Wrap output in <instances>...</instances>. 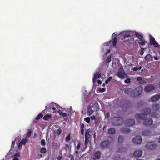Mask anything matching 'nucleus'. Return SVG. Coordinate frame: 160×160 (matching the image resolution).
<instances>
[{"instance_id":"obj_56","label":"nucleus","mask_w":160,"mask_h":160,"mask_svg":"<svg viewBox=\"0 0 160 160\" xmlns=\"http://www.w3.org/2000/svg\"><path fill=\"white\" fill-rule=\"evenodd\" d=\"M97 82L98 84H102V82L101 80H97Z\"/></svg>"},{"instance_id":"obj_21","label":"nucleus","mask_w":160,"mask_h":160,"mask_svg":"<svg viewBox=\"0 0 160 160\" xmlns=\"http://www.w3.org/2000/svg\"><path fill=\"white\" fill-rule=\"evenodd\" d=\"M95 112L94 110H92L90 107H89L87 109V114L89 116L91 115Z\"/></svg>"},{"instance_id":"obj_42","label":"nucleus","mask_w":160,"mask_h":160,"mask_svg":"<svg viewBox=\"0 0 160 160\" xmlns=\"http://www.w3.org/2000/svg\"><path fill=\"white\" fill-rule=\"evenodd\" d=\"M27 142V140L26 139H22L21 141L22 143L23 144V145H25L26 142Z\"/></svg>"},{"instance_id":"obj_46","label":"nucleus","mask_w":160,"mask_h":160,"mask_svg":"<svg viewBox=\"0 0 160 160\" xmlns=\"http://www.w3.org/2000/svg\"><path fill=\"white\" fill-rule=\"evenodd\" d=\"M31 135V132L30 131H29L27 134V137L28 138H29Z\"/></svg>"},{"instance_id":"obj_30","label":"nucleus","mask_w":160,"mask_h":160,"mask_svg":"<svg viewBox=\"0 0 160 160\" xmlns=\"http://www.w3.org/2000/svg\"><path fill=\"white\" fill-rule=\"evenodd\" d=\"M118 152H123L126 151V148L124 147H122L119 148L118 150Z\"/></svg>"},{"instance_id":"obj_25","label":"nucleus","mask_w":160,"mask_h":160,"mask_svg":"<svg viewBox=\"0 0 160 160\" xmlns=\"http://www.w3.org/2000/svg\"><path fill=\"white\" fill-rule=\"evenodd\" d=\"M43 114L40 113L38 114V116L34 120V122H37L42 117Z\"/></svg>"},{"instance_id":"obj_15","label":"nucleus","mask_w":160,"mask_h":160,"mask_svg":"<svg viewBox=\"0 0 160 160\" xmlns=\"http://www.w3.org/2000/svg\"><path fill=\"white\" fill-rule=\"evenodd\" d=\"M101 76V75L98 72H96L94 75V77L93 78V82L94 83L96 82L97 78H99Z\"/></svg>"},{"instance_id":"obj_26","label":"nucleus","mask_w":160,"mask_h":160,"mask_svg":"<svg viewBox=\"0 0 160 160\" xmlns=\"http://www.w3.org/2000/svg\"><path fill=\"white\" fill-rule=\"evenodd\" d=\"M58 112L59 113L60 115L63 117H67L68 116L67 113L62 112L60 110L58 111Z\"/></svg>"},{"instance_id":"obj_11","label":"nucleus","mask_w":160,"mask_h":160,"mask_svg":"<svg viewBox=\"0 0 160 160\" xmlns=\"http://www.w3.org/2000/svg\"><path fill=\"white\" fill-rule=\"evenodd\" d=\"M101 153L99 151L95 152L93 155V159L94 160L99 159L101 157Z\"/></svg>"},{"instance_id":"obj_32","label":"nucleus","mask_w":160,"mask_h":160,"mask_svg":"<svg viewBox=\"0 0 160 160\" xmlns=\"http://www.w3.org/2000/svg\"><path fill=\"white\" fill-rule=\"evenodd\" d=\"M81 134L82 135H83L84 134V125L83 124H82L81 125Z\"/></svg>"},{"instance_id":"obj_23","label":"nucleus","mask_w":160,"mask_h":160,"mask_svg":"<svg viewBox=\"0 0 160 160\" xmlns=\"http://www.w3.org/2000/svg\"><path fill=\"white\" fill-rule=\"evenodd\" d=\"M135 35L136 37L140 39V41H143L144 40V38H143V36L140 34L139 33L136 32L135 33Z\"/></svg>"},{"instance_id":"obj_28","label":"nucleus","mask_w":160,"mask_h":160,"mask_svg":"<svg viewBox=\"0 0 160 160\" xmlns=\"http://www.w3.org/2000/svg\"><path fill=\"white\" fill-rule=\"evenodd\" d=\"M92 108L94 110L98 111L99 109V107L98 103H95L92 106Z\"/></svg>"},{"instance_id":"obj_17","label":"nucleus","mask_w":160,"mask_h":160,"mask_svg":"<svg viewBox=\"0 0 160 160\" xmlns=\"http://www.w3.org/2000/svg\"><path fill=\"white\" fill-rule=\"evenodd\" d=\"M160 98V95L156 94L153 96L151 98V100L152 102H156L158 101Z\"/></svg>"},{"instance_id":"obj_49","label":"nucleus","mask_w":160,"mask_h":160,"mask_svg":"<svg viewBox=\"0 0 160 160\" xmlns=\"http://www.w3.org/2000/svg\"><path fill=\"white\" fill-rule=\"evenodd\" d=\"M145 49V48H142V50L140 52V54L141 55H143L144 52V50Z\"/></svg>"},{"instance_id":"obj_3","label":"nucleus","mask_w":160,"mask_h":160,"mask_svg":"<svg viewBox=\"0 0 160 160\" xmlns=\"http://www.w3.org/2000/svg\"><path fill=\"white\" fill-rule=\"evenodd\" d=\"M143 89V87L141 86H139L136 88L134 90V94L133 95L134 97H136L140 96L142 92Z\"/></svg>"},{"instance_id":"obj_62","label":"nucleus","mask_w":160,"mask_h":160,"mask_svg":"<svg viewBox=\"0 0 160 160\" xmlns=\"http://www.w3.org/2000/svg\"><path fill=\"white\" fill-rule=\"evenodd\" d=\"M158 142L160 143V136L159 137V138L158 139Z\"/></svg>"},{"instance_id":"obj_57","label":"nucleus","mask_w":160,"mask_h":160,"mask_svg":"<svg viewBox=\"0 0 160 160\" xmlns=\"http://www.w3.org/2000/svg\"><path fill=\"white\" fill-rule=\"evenodd\" d=\"M69 157L71 158V160H74V158L73 156H70Z\"/></svg>"},{"instance_id":"obj_22","label":"nucleus","mask_w":160,"mask_h":160,"mask_svg":"<svg viewBox=\"0 0 160 160\" xmlns=\"http://www.w3.org/2000/svg\"><path fill=\"white\" fill-rule=\"evenodd\" d=\"M152 109L155 110H159L160 109V105L157 103L152 104Z\"/></svg>"},{"instance_id":"obj_24","label":"nucleus","mask_w":160,"mask_h":160,"mask_svg":"<svg viewBox=\"0 0 160 160\" xmlns=\"http://www.w3.org/2000/svg\"><path fill=\"white\" fill-rule=\"evenodd\" d=\"M115 130L114 128H111L108 130V133L109 134H113L115 133Z\"/></svg>"},{"instance_id":"obj_35","label":"nucleus","mask_w":160,"mask_h":160,"mask_svg":"<svg viewBox=\"0 0 160 160\" xmlns=\"http://www.w3.org/2000/svg\"><path fill=\"white\" fill-rule=\"evenodd\" d=\"M47 150L45 148H42L40 150V152L41 153H45L46 152Z\"/></svg>"},{"instance_id":"obj_5","label":"nucleus","mask_w":160,"mask_h":160,"mask_svg":"<svg viewBox=\"0 0 160 160\" xmlns=\"http://www.w3.org/2000/svg\"><path fill=\"white\" fill-rule=\"evenodd\" d=\"M117 75L121 79L127 77L128 75L126 74L122 68H120L118 70Z\"/></svg>"},{"instance_id":"obj_34","label":"nucleus","mask_w":160,"mask_h":160,"mask_svg":"<svg viewBox=\"0 0 160 160\" xmlns=\"http://www.w3.org/2000/svg\"><path fill=\"white\" fill-rule=\"evenodd\" d=\"M111 55H109L108 56L106 60V62L107 63H109L111 61Z\"/></svg>"},{"instance_id":"obj_8","label":"nucleus","mask_w":160,"mask_h":160,"mask_svg":"<svg viewBox=\"0 0 160 160\" xmlns=\"http://www.w3.org/2000/svg\"><path fill=\"white\" fill-rule=\"evenodd\" d=\"M149 38L150 44L151 45H153V46L155 48L158 47L159 45L155 41L154 37H152L151 35H150Z\"/></svg>"},{"instance_id":"obj_7","label":"nucleus","mask_w":160,"mask_h":160,"mask_svg":"<svg viewBox=\"0 0 160 160\" xmlns=\"http://www.w3.org/2000/svg\"><path fill=\"white\" fill-rule=\"evenodd\" d=\"M124 92L125 94H127L132 97L134 98V96L133 95V94H134V90L132 88L129 87L126 88Z\"/></svg>"},{"instance_id":"obj_12","label":"nucleus","mask_w":160,"mask_h":160,"mask_svg":"<svg viewBox=\"0 0 160 160\" xmlns=\"http://www.w3.org/2000/svg\"><path fill=\"white\" fill-rule=\"evenodd\" d=\"M154 89V86L152 85H148L145 87V90L147 92H149Z\"/></svg>"},{"instance_id":"obj_45","label":"nucleus","mask_w":160,"mask_h":160,"mask_svg":"<svg viewBox=\"0 0 160 160\" xmlns=\"http://www.w3.org/2000/svg\"><path fill=\"white\" fill-rule=\"evenodd\" d=\"M41 144L42 146H44L45 145V142L44 139H42L41 142Z\"/></svg>"},{"instance_id":"obj_33","label":"nucleus","mask_w":160,"mask_h":160,"mask_svg":"<svg viewBox=\"0 0 160 160\" xmlns=\"http://www.w3.org/2000/svg\"><path fill=\"white\" fill-rule=\"evenodd\" d=\"M131 37V36L129 34H124L123 36V38L121 39V40H122L123 39H125L126 38H130Z\"/></svg>"},{"instance_id":"obj_43","label":"nucleus","mask_w":160,"mask_h":160,"mask_svg":"<svg viewBox=\"0 0 160 160\" xmlns=\"http://www.w3.org/2000/svg\"><path fill=\"white\" fill-rule=\"evenodd\" d=\"M131 104L130 102L128 101H127L125 103V106L127 107V106L129 107L131 106Z\"/></svg>"},{"instance_id":"obj_54","label":"nucleus","mask_w":160,"mask_h":160,"mask_svg":"<svg viewBox=\"0 0 160 160\" xmlns=\"http://www.w3.org/2000/svg\"><path fill=\"white\" fill-rule=\"evenodd\" d=\"M14 144H15V142H14V141H12V144H11V147L12 148H13L14 147Z\"/></svg>"},{"instance_id":"obj_63","label":"nucleus","mask_w":160,"mask_h":160,"mask_svg":"<svg viewBox=\"0 0 160 160\" xmlns=\"http://www.w3.org/2000/svg\"><path fill=\"white\" fill-rule=\"evenodd\" d=\"M109 114L108 113L107 114V117H109Z\"/></svg>"},{"instance_id":"obj_51","label":"nucleus","mask_w":160,"mask_h":160,"mask_svg":"<svg viewBox=\"0 0 160 160\" xmlns=\"http://www.w3.org/2000/svg\"><path fill=\"white\" fill-rule=\"evenodd\" d=\"M87 134V136L89 138L90 136V134L89 133L88 131H87L85 132V134Z\"/></svg>"},{"instance_id":"obj_14","label":"nucleus","mask_w":160,"mask_h":160,"mask_svg":"<svg viewBox=\"0 0 160 160\" xmlns=\"http://www.w3.org/2000/svg\"><path fill=\"white\" fill-rule=\"evenodd\" d=\"M126 123L128 126H132L134 124L135 121L133 119H130L126 121Z\"/></svg>"},{"instance_id":"obj_64","label":"nucleus","mask_w":160,"mask_h":160,"mask_svg":"<svg viewBox=\"0 0 160 160\" xmlns=\"http://www.w3.org/2000/svg\"><path fill=\"white\" fill-rule=\"evenodd\" d=\"M141 69V67H139V68H138V70H140Z\"/></svg>"},{"instance_id":"obj_41","label":"nucleus","mask_w":160,"mask_h":160,"mask_svg":"<svg viewBox=\"0 0 160 160\" xmlns=\"http://www.w3.org/2000/svg\"><path fill=\"white\" fill-rule=\"evenodd\" d=\"M112 77H110L108 78V79L107 80H106L105 81V84H107L109 82L111 81V80L112 79Z\"/></svg>"},{"instance_id":"obj_52","label":"nucleus","mask_w":160,"mask_h":160,"mask_svg":"<svg viewBox=\"0 0 160 160\" xmlns=\"http://www.w3.org/2000/svg\"><path fill=\"white\" fill-rule=\"evenodd\" d=\"M105 88H100L99 91L101 92H105Z\"/></svg>"},{"instance_id":"obj_1","label":"nucleus","mask_w":160,"mask_h":160,"mask_svg":"<svg viewBox=\"0 0 160 160\" xmlns=\"http://www.w3.org/2000/svg\"><path fill=\"white\" fill-rule=\"evenodd\" d=\"M151 111L149 108H146L143 110L144 113H138L136 114L135 117L136 118L144 120L147 118V115L150 114Z\"/></svg>"},{"instance_id":"obj_27","label":"nucleus","mask_w":160,"mask_h":160,"mask_svg":"<svg viewBox=\"0 0 160 160\" xmlns=\"http://www.w3.org/2000/svg\"><path fill=\"white\" fill-rule=\"evenodd\" d=\"M144 59L146 60L150 61L152 60V57L150 54H148L145 57Z\"/></svg>"},{"instance_id":"obj_31","label":"nucleus","mask_w":160,"mask_h":160,"mask_svg":"<svg viewBox=\"0 0 160 160\" xmlns=\"http://www.w3.org/2000/svg\"><path fill=\"white\" fill-rule=\"evenodd\" d=\"M51 118V116L47 114L43 118V119L44 120H48L50 118Z\"/></svg>"},{"instance_id":"obj_47","label":"nucleus","mask_w":160,"mask_h":160,"mask_svg":"<svg viewBox=\"0 0 160 160\" xmlns=\"http://www.w3.org/2000/svg\"><path fill=\"white\" fill-rule=\"evenodd\" d=\"M22 145H23V144L21 142L19 143L18 145V148L19 149L22 148Z\"/></svg>"},{"instance_id":"obj_61","label":"nucleus","mask_w":160,"mask_h":160,"mask_svg":"<svg viewBox=\"0 0 160 160\" xmlns=\"http://www.w3.org/2000/svg\"><path fill=\"white\" fill-rule=\"evenodd\" d=\"M13 160H18V158H14Z\"/></svg>"},{"instance_id":"obj_6","label":"nucleus","mask_w":160,"mask_h":160,"mask_svg":"<svg viewBox=\"0 0 160 160\" xmlns=\"http://www.w3.org/2000/svg\"><path fill=\"white\" fill-rule=\"evenodd\" d=\"M110 142L108 140H104L100 143V148L102 149L107 148L110 146Z\"/></svg>"},{"instance_id":"obj_48","label":"nucleus","mask_w":160,"mask_h":160,"mask_svg":"<svg viewBox=\"0 0 160 160\" xmlns=\"http://www.w3.org/2000/svg\"><path fill=\"white\" fill-rule=\"evenodd\" d=\"M88 141H87L86 140H85V147H84V149H85L88 147Z\"/></svg>"},{"instance_id":"obj_9","label":"nucleus","mask_w":160,"mask_h":160,"mask_svg":"<svg viewBox=\"0 0 160 160\" xmlns=\"http://www.w3.org/2000/svg\"><path fill=\"white\" fill-rule=\"evenodd\" d=\"M117 35L115 34V33H113L112 35V38H113V37L115 36L116 37H114L112 41H110L108 42H107V44L109 45H110L111 43H112V45L113 46H116V43L117 41V39L116 37H117Z\"/></svg>"},{"instance_id":"obj_18","label":"nucleus","mask_w":160,"mask_h":160,"mask_svg":"<svg viewBox=\"0 0 160 160\" xmlns=\"http://www.w3.org/2000/svg\"><path fill=\"white\" fill-rule=\"evenodd\" d=\"M121 131L123 133L128 134L130 132L131 130L129 128H123L121 129Z\"/></svg>"},{"instance_id":"obj_4","label":"nucleus","mask_w":160,"mask_h":160,"mask_svg":"<svg viewBox=\"0 0 160 160\" xmlns=\"http://www.w3.org/2000/svg\"><path fill=\"white\" fill-rule=\"evenodd\" d=\"M145 147L148 150H154L157 147V145L151 142H148Z\"/></svg>"},{"instance_id":"obj_40","label":"nucleus","mask_w":160,"mask_h":160,"mask_svg":"<svg viewBox=\"0 0 160 160\" xmlns=\"http://www.w3.org/2000/svg\"><path fill=\"white\" fill-rule=\"evenodd\" d=\"M124 82L126 83H129L131 82V79L129 78H127L124 80Z\"/></svg>"},{"instance_id":"obj_44","label":"nucleus","mask_w":160,"mask_h":160,"mask_svg":"<svg viewBox=\"0 0 160 160\" xmlns=\"http://www.w3.org/2000/svg\"><path fill=\"white\" fill-rule=\"evenodd\" d=\"M62 131L60 129H58L56 131V132L58 135H60Z\"/></svg>"},{"instance_id":"obj_53","label":"nucleus","mask_w":160,"mask_h":160,"mask_svg":"<svg viewBox=\"0 0 160 160\" xmlns=\"http://www.w3.org/2000/svg\"><path fill=\"white\" fill-rule=\"evenodd\" d=\"M85 141H89V138L87 136V134H86V135H85Z\"/></svg>"},{"instance_id":"obj_50","label":"nucleus","mask_w":160,"mask_h":160,"mask_svg":"<svg viewBox=\"0 0 160 160\" xmlns=\"http://www.w3.org/2000/svg\"><path fill=\"white\" fill-rule=\"evenodd\" d=\"M90 118L92 120H96V117L94 116V115H93L91 117H90Z\"/></svg>"},{"instance_id":"obj_19","label":"nucleus","mask_w":160,"mask_h":160,"mask_svg":"<svg viewBox=\"0 0 160 160\" xmlns=\"http://www.w3.org/2000/svg\"><path fill=\"white\" fill-rule=\"evenodd\" d=\"M142 135L146 136H151V132L148 130H145L143 131L142 132Z\"/></svg>"},{"instance_id":"obj_29","label":"nucleus","mask_w":160,"mask_h":160,"mask_svg":"<svg viewBox=\"0 0 160 160\" xmlns=\"http://www.w3.org/2000/svg\"><path fill=\"white\" fill-rule=\"evenodd\" d=\"M124 140V137L122 136H120L118 138V141L119 143H122Z\"/></svg>"},{"instance_id":"obj_59","label":"nucleus","mask_w":160,"mask_h":160,"mask_svg":"<svg viewBox=\"0 0 160 160\" xmlns=\"http://www.w3.org/2000/svg\"><path fill=\"white\" fill-rule=\"evenodd\" d=\"M52 109L53 110V113L54 112H55V110H56V108L55 107H52Z\"/></svg>"},{"instance_id":"obj_55","label":"nucleus","mask_w":160,"mask_h":160,"mask_svg":"<svg viewBox=\"0 0 160 160\" xmlns=\"http://www.w3.org/2000/svg\"><path fill=\"white\" fill-rule=\"evenodd\" d=\"M138 68L135 67L133 68V70L135 71H138Z\"/></svg>"},{"instance_id":"obj_60","label":"nucleus","mask_w":160,"mask_h":160,"mask_svg":"<svg viewBox=\"0 0 160 160\" xmlns=\"http://www.w3.org/2000/svg\"><path fill=\"white\" fill-rule=\"evenodd\" d=\"M154 59L156 60H158V57H157L154 56Z\"/></svg>"},{"instance_id":"obj_10","label":"nucleus","mask_w":160,"mask_h":160,"mask_svg":"<svg viewBox=\"0 0 160 160\" xmlns=\"http://www.w3.org/2000/svg\"><path fill=\"white\" fill-rule=\"evenodd\" d=\"M132 141L134 143L138 144L142 143V139L141 136H138L133 138L132 140Z\"/></svg>"},{"instance_id":"obj_36","label":"nucleus","mask_w":160,"mask_h":160,"mask_svg":"<svg viewBox=\"0 0 160 160\" xmlns=\"http://www.w3.org/2000/svg\"><path fill=\"white\" fill-rule=\"evenodd\" d=\"M141 42H139V44L142 46L144 45L146 43H147V42L145 41L144 39V40L143 41H141Z\"/></svg>"},{"instance_id":"obj_2","label":"nucleus","mask_w":160,"mask_h":160,"mask_svg":"<svg viewBox=\"0 0 160 160\" xmlns=\"http://www.w3.org/2000/svg\"><path fill=\"white\" fill-rule=\"evenodd\" d=\"M124 120L121 117H114L112 120V124L114 125H118L123 123Z\"/></svg>"},{"instance_id":"obj_20","label":"nucleus","mask_w":160,"mask_h":160,"mask_svg":"<svg viewBox=\"0 0 160 160\" xmlns=\"http://www.w3.org/2000/svg\"><path fill=\"white\" fill-rule=\"evenodd\" d=\"M137 80L138 81L140 84L144 83L146 82V81L143 78L140 77H138L137 78Z\"/></svg>"},{"instance_id":"obj_38","label":"nucleus","mask_w":160,"mask_h":160,"mask_svg":"<svg viewBox=\"0 0 160 160\" xmlns=\"http://www.w3.org/2000/svg\"><path fill=\"white\" fill-rule=\"evenodd\" d=\"M89 117H86L84 118V120L87 123H88L90 122V119Z\"/></svg>"},{"instance_id":"obj_37","label":"nucleus","mask_w":160,"mask_h":160,"mask_svg":"<svg viewBox=\"0 0 160 160\" xmlns=\"http://www.w3.org/2000/svg\"><path fill=\"white\" fill-rule=\"evenodd\" d=\"M70 139V135L69 134L66 137L65 140L66 141L68 142L69 141Z\"/></svg>"},{"instance_id":"obj_58","label":"nucleus","mask_w":160,"mask_h":160,"mask_svg":"<svg viewBox=\"0 0 160 160\" xmlns=\"http://www.w3.org/2000/svg\"><path fill=\"white\" fill-rule=\"evenodd\" d=\"M62 158V157L61 156H59L58 157V160H60Z\"/></svg>"},{"instance_id":"obj_13","label":"nucleus","mask_w":160,"mask_h":160,"mask_svg":"<svg viewBox=\"0 0 160 160\" xmlns=\"http://www.w3.org/2000/svg\"><path fill=\"white\" fill-rule=\"evenodd\" d=\"M142 154V152L141 150H137L135 151L133 153V155L136 157H139L141 156Z\"/></svg>"},{"instance_id":"obj_39","label":"nucleus","mask_w":160,"mask_h":160,"mask_svg":"<svg viewBox=\"0 0 160 160\" xmlns=\"http://www.w3.org/2000/svg\"><path fill=\"white\" fill-rule=\"evenodd\" d=\"M80 142H78L77 143V146L76 147V149L77 150H78L79 149L80 147Z\"/></svg>"},{"instance_id":"obj_16","label":"nucleus","mask_w":160,"mask_h":160,"mask_svg":"<svg viewBox=\"0 0 160 160\" xmlns=\"http://www.w3.org/2000/svg\"><path fill=\"white\" fill-rule=\"evenodd\" d=\"M153 122V121L152 119H146L143 122V124L145 125H151Z\"/></svg>"}]
</instances>
